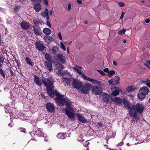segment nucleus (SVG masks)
<instances>
[{
  "instance_id": "1",
  "label": "nucleus",
  "mask_w": 150,
  "mask_h": 150,
  "mask_svg": "<svg viewBox=\"0 0 150 150\" xmlns=\"http://www.w3.org/2000/svg\"><path fill=\"white\" fill-rule=\"evenodd\" d=\"M55 100L57 104L61 106H64L65 103L67 107L65 108L64 110L66 115L71 120L74 119L75 115L72 112L74 110V109L71 106L72 104L70 101L63 97L55 98Z\"/></svg>"
},
{
  "instance_id": "2",
  "label": "nucleus",
  "mask_w": 150,
  "mask_h": 150,
  "mask_svg": "<svg viewBox=\"0 0 150 150\" xmlns=\"http://www.w3.org/2000/svg\"><path fill=\"white\" fill-rule=\"evenodd\" d=\"M54 81L52 78L50 77L44 80L43 84L47 87L46 90L48 95L52 97L55 95L56 98H61L64 97V95H61L57 90L53 91L52 88H54L53 84Z\"/></svg>"
},
{
  "instance_id": "3",
  "label": "nucleus",
  "mask_w": 150,
  "mask_h": 150,
  "mask_svg": "<svg viewBox=\"0 0 150 150\" xmlns=\"http://www.w3.org/2000/svg\"><path fill=\"white\" fill-rule=\"evenodd\" d=\"M144 105L142 103H137L136 105H133L129 110V114L131 117L137 118V113H142L144 109Z\"/></svg>"
},
{
  "instance_id": "4",
  "label": "nucleus",
  "mask_w": 150,
  "mask_h": 150,
  "mask_svg": "<svg viewBox=\"0 0 150 150\" xmlns=\"http://www.w3.org/2000/svg\"><path fill=\"white\" fill-rule=\"evenodd\" d=\"M31 1L34 3L33 6V8L37 12L40 11L41 9V0H31Z\"/></svg>"
},
{
  "instance_id": "5",
  "label": "nucleus",
  "mask_w": 150,
  "mask_h": 150,
  "mask_svg": "<svg viewBox=\"0 0 150 150\" xmlns=\"http://www.w3.org/2000/svg\"><path fill=\"white\" fill-rule=\"evenodd\" d=\"M71 81L72 82V85L73 88L77 89H81L82 86V83L81 82L76 80L74 79L71 78Z\"/></svg>"
},
{
  "instance_id": "6",
  "label": "nucleus",
  "mask_w": 150,
  "mask_h": 150,
  "mask_svg": "<svg viewBox=\"0 0 150 150\" xmlns=\"http://www.w3.org/2000/svg\"><path fill=\"white\" fill-rule=\"evenodd\" d=\"M91 89L92 93L96 95H100L102 92L101 87H98L97 86H92Z\"/></svg>"
},
{
  "instance_id": "7",
  "label": "nucleus",
  "mask_w": 150,
  "mask_h": 150,
  "mask_svg": "<svg viewBox=\"0 0 150 150\" xmlns=\"http://www.w3.org/2000/svg\"><path fill=\"white\" fill-rule=\"evenodd\" d=\"M92 88V86L88 83L85 84L84 86L81 87V92L87 94L89 91Z\"/></svg>"
},
{
  "instance_id": "8",
  "label": "nucleus",
  "mask_w": 150,
  "mask_h": 150,
  "mask_svg": "<svg viewBox=\"0 0 150 150\" xmlns=\"http://www.w3.org/2000/svg\"><path fill=\"white\" fill-rule=\"evenodd\" d=\"M46 107L47 111L50 112L52 113L55 110L54 106L53 104L51 102L47 103L46 105Z\"/></svg>"
},
{
  "instance_id": "9",
  "label": "nucleus",
  "mask_w": 150,
  "mask_h": 150,
  "mask_svg": "<svg viewBox=\"0 0 150 150\" xmlns=\"http://www.w3.org/2000/svg\"><path fill=\"white\" fill-rule=\"evenodd\" d=\"M34 82L39 86H42L44 80L36 75L34 76Z\"/></svg>"
},
{
  "instance_id": "10",
  "label": "nucleus",
  "mask_w": 150,
  "mask_h": 150,
  "mask_svg": "<svg viewBox=\"0 0 150 150\" xmlns=\"http://www.w3.org/2000/svg\"><path fill=\"white\" fill-rule=\"evenodd\" d=\"M115 78L116 79H112L108 81V82L111 85H115L119 83L120 77L117 76H116Z\"/></svg>"
},
{
  "instance_id": "11",
  "label": "nucleus",
  "mask_w": 150,
  "mask_h": 150,
  "mask_svg": "<svg viewBox=\"0 0 150 150\" xmlns=\"http://www.w3.org/2000/svg\"><path fill=\"white\" fill-rule=\"evenodd\" d=\"M35 45L37 49L40 51H43L45 48L44 45L40 41L36 42Z\"/></svg>"
},
{
  "instance_id": "12",
  "label": "nucleus",
  "mask_w": 150,
  "mask_h": 150,
  "mask_svg": "<svg viewBox=\"0 0 150 150\" xmlns=\"http://www.w3.org/2000/svg\"><path fill=\"white\" fill-rule=\"evenodd\" d=\"M54 65L55 69L58 70V72H60L61 71L63 68L62 65L59 62H54Z\"/></svg>"
},
{
  "instance_id": "13",
  "label": "nucleus",
  "mask_w": 150,
  "mask_h": 150,
  "mask_svg": "<svg viewBox=\"0 0 150 150\" xmlns=\"http://www.w3.org/2000/svg\"><path fill=\"white\" fill-rule=\"evenodd\" d=\"M45 66L47 70L50 71H51L52 70V67L51 62H47L45 61Z\"/></svg>"
},
{
  "instance_id": "14",
  "label": "nucleus",
  "mask_w": 150,
  "mask_h": 150,
  "mask_svg": "<svg viewBox=\"0 0 150 150\" xmlns=\"http://www.w3.org/2000/svg\"><path fill=\"white\" fill-rule=\"evenodd\" d=\"M57 60L62 62L63 64L66 63L65 57L62 54H57Z\"/></svg>"
},
{
  "instance_id": "15",
  "label": "nucleus",
  "mask_w": 150,
  "mask_h": 150,
  "mask_svg": "<svg viewBox=\"0 0 150 150\" xmlns=\"http://www.w3.org/2000/svg\"><path fill=\"white\" fill-rule=\"evenodd\" d=\"M76 115L77 117L79 120L82 123H86L87 122V120L85 119L83 116V115L79 113H77Z\"/></svg>"
},
{
  "instance_id": "16",
  "label": "nucleus",
  "mask_w": 150,
  "mask_h": 150,
  "mask_svg": "<svg viewBox=\"0 0 150 150\" xmlns=\"http://www.w3.org/2000/svg\"><path fill=\"white\" fill-rule=\"evenodd\" d=\"M33 29L34 33L36 35H40L42 34V32L40 28L37 26H34Z\"/></svg>"
},
{
  "instance_id": "17",
  "label": "nucleus",
  "mask_w": 150,
  "mask_h": 150,
  "mask_svg": "<svg viewBox=\"0 0 150 150\" xmlns=\"http://www.w3.org/2000/svg\"><path fill=\"white\" fill-rule=\"evenodd\" d=\"M122 103L124 104V108L130 110L131 108V105L129 102L127 100L124 99H123Z\"/></svg>"
},
{
  "instance_id": "18",
  "label": "nucleus",
  "mask_w": 150,
  "mask_h": 150,
  "mask_svg": "<svg viewBox=\"0 0 150 150\" xmlns=\"http://www.w3.org/2000/svg\"><path fill=\"white\" fill-rule=\"evenodd\" d=\"M110 99L114 102H115L117 103L118 104H120L122 103V99L118 97H115L113 98V97H111L110 96Z\"/></svg>"
},
{
  "instance_id": "19",
  "label": "nucleus",
  "mask_w": 150,
  "mask_h": 150,
  "mask_svg": "<svg viewBox=\"0 0 150 150\" xmlns=\"http://www.w3.org/2000/svg\"><path fill=\"white\" fill-rule=\"evenodd\" d=\"M101 97L103 101L104 102H107L109 100V96L105 93H103L102 95L101 96Z\"/></svg>"
},
{
  "instance_id": "20",
  "label": "nucleus",
  "mask_w": 150,
  "mask_h": 150,
  "mask_svg": "<svg viewBox=\"0 0 150 150\" xmlns=\"http://www.w3.org/2000/svg\"><path fill=\"white\" fill-rule=\"evenodd\" d=\"M41 14L43 17H46L47 20H49L48 11L47 8H45L44 11L42 12Z\"/></svg>"
},
{
  "instance_id": "21",
  "label": "nucleus",
  "mask_w": 150,
  "mask_h": 150,
  "mask_svg": "<svg viewBox=\"0 0 150 150\" xmlns=\"http://www.w3.org/2000/svg\"><path fill=\"white\" fill-rule=\"evenodd\" d=\"M140 92L146 95L149 92V90L148 88L146 86H144L141 88Z\"/></svg>"
},
{
  "instance_id": "22",
  "label": "nucleus",
  "mask_w": 150,
  "mask_h": 150,
  "mask_svg": "<svg viewBox=\"0 0 150 150\" xmlns=\"http://www.w3.org/2000/svg\"><path fill=\"white\" fill-rule=\"evenodd\" d=\"M43 39L47 43H50L53 40V38L49 35H45Z\"/></svg>"
},
{
  "instance_id": "23",
  "label": "nucleus",
  "mask_w": 150,
  "mask_h": 150,
  "mask_svg": "<svg viewBox=\"0 0 150 150\" xmlns=\"http://www.w3.org/2000/svg\"><path fill=\"white\" fill-rule=\"evenodd\" d=\"M21 26L22 28L25 30H27L29 28L30 25L28 24L25 22H22L21 23Z\"/></svg>"
},
{
  "instance_id": "24",
  "label": "nucleus",
  "mask_w": 150,
  "mask_h": 150,
  "mask_svg": "<svg viewBox=\"0 0 150 150\" xmlns=\"http://www.w3.org/2000/svg\"><path fill=\"white\" fill-rule=\"evenodd\" d=\"M138 98L140 100H142L145 98V95L144 94L142 93L141 92L138 94Z\"/></svg>"
},
{
  "instance_id": "25",
  "label": "nucleus",
  "mask_w": 150,
  "mask_h": 150,
  "mask_svg": "<svg viewBox=\"0 0 150 150\" xmlns=\"http://www.w3.org/2000/svg\"><path fill=\"white\" fill-rule=\"evenodd\" d=\"M43 32L45 34L47 35H49L51 33V31L50 29L47 28H44Z\"/></svg>"
},
{
  "instance_id": "26",
  "label": "nucleus",
  "mask_w": 150,
  "mask_h": 150,
  "mask_svg": "<svg viewBox=\"0 0 150 150\" xmlns=\"http://www.w3.org/2000/svg\"><path fill=\"white\" fill-rule=\"evenodd\" d=\"M59 50L58 47L57 46H54L52 47V52L53 54L56 55L57 53Z\"/></svg>"
},
{
  "instance_id": "27",
  "label": "nucleus",
  "mask_w": 150,
  "mask_h": 150,
  "mask_svg": "<svg viewBox=\"0 0 150 150\" xmlns=\"http://www.w3.org/2000/svg\"><path fill=\"white\" fill-rule=\"evenodd\" d=\"M120 91H117V90H115L112 91L111 93L110 94V97H113V96H115L119 94V92Z\"/></svg>"
},
{
  "instance_id": "28",
  "label": "nucleus",
  "mask_w": 150,
  "mask_h": 150,
  "mask_svg": "<svg viewBox=\"0 0 150 150\" xmlns=\"http://www.w3.org/2000/svg\"><path fill=\"white\" fill-rule=\"evenodd\" d=\"M25 60L27 64L32 66L34 65L33 62H32L31 59L29 57H26L25 58Z\"/></svg>"
},
{
  "instance_id": "29",
  "label": "nucleus",
  "mask_w": 150,
  "mask_h": 150,
  "mask_svg": "<svg viewBox=\"0 0 150 150\" xmlns=\"http://www.w3.org/2000/svg\"><path fill=\"white\" fill-rule=\"evenodd\" d=\"M65 133H59L57 135V137L60 139H64L66 138Z\"/></svg>"
},
{
  "instance_id": "30",
  "label": "nucleus",
  "mask_w": 150,
  "mask_h": 150,
  "mask_svg": "<svg viewBox=\"0 0 150 150\" xmlns=\"http://www.w3.org/2000/svg\"><path fill=\"white\" fill-rule=\"evenodd\" d=\"M141 82L142 83H144L147 86L150 88V80L149 79H146L145 80H142Z\"/></svg>"
},
{
  "instance_id": "31",
  "label": "nucleus",
  "mask_w": 150,
  "mask_h": 150,
  "mask_svg": "<svg viewBox=\"0 0 150 150\" xmlns=\"http://www.w3.org/2000/svg\"><path fill=\"white\" fill-rule=\"evenodd\" d=\"M73 68L75 72L78 73L80 75H82V76H83V75L84 74L82 73L80 69L75 67H74Z\"/></svg>"
},
{
  "instance_id": "32",
  "label": "nucleus",
  "mask_w": 150,
  "mask_h": 150,
  "mask_svg": "<svg viewBox=\"0 0 150 150\" xmlns=\"http://www.w3.org/2000/svg\"><path fill=\"white\" fill-rule=\"evenodd\" d=\"M45 58L46 60H47V62H50L51 60V57L50 55L47 53H46L45 54Z\"/></svg>"
},
{
  "instance_id": "33",
  "label": "nucleus",
  "mask_w": 150,
  "mask_h": 150,
  "mask_svg": "<svg viewBox=\"0 0 150 150\" xmlns=\"http://www.w3.org/2000/svg\"><path fill=\"white\" fill-rule=\"evenodd\" d=\"M63 79H64L63 81H64L67 85L70 84V82L71 81V78L69 79L68 78L63 77Z\"/></svg>"
},
{
  "instance_id": "34",
  "label": "nucleus",
  "mask_w": 150,
  "mask_h": 150,
  "mask_svg": "<svg viewBox=\"0 0 150 150\" xmlns=\"http://www.w3.org/2000/svg\"><path fill=\"white\" fill-rule=\"evenodd\" d=\"M135 88L133 86H130L127 87V91L128 92H131L134 91Z\"/></svg>"
},
{
  "instance_id": "35",
  "label": "nucleus",
  "mask_w": 150,
  "mask_h": 150,
  "mask_svg": "<svg viewBox=\"0 0 150 150\" xmlns=\"http://www.w3.org/2000/svg\"><path fill=\"white\" fill-rule=\"evenodd\" d=\"M115 71L114 70H112L110 71H109L107 74V75L109 77H111L115 74Z\"/></svg>"
},
{
  "instance_id": "36",
  "label": "nucleus",
  "mask_w": 150,
  "mask_h": 150,
  "mask_svg": "<svg viewBox=\"0 0 150 150\" xmlns=\"http://www.w3.org/2000/svg\"><path fill=\"white\" fill-rule=\"evenodd\" d=\"M82 77L84 79H86V80L88 81H89L90 82H91L93 79H91V78H90L86 76L84 74H83Z\"/></svg>"
},
{
  "instance_id": "37",
  "label": "nucleus",
  "mask_w": 150,
  "mask_h": 150,
  "mask_svg": "<svg viewBox=\"0 0 150 150\" xmlns=\"http://www.w3.org/2000/svg\"><path fill=\"white\" fill-rule=\"evenodd\" d=\"M6 74V73L4 72L3 70L0 68V74H1L4 78H5Z\"/></svg>"
},
{
  "instance_id": "38",
  "label": "nucleus",
  "mask_w": 150,
  "mask_h": 150,
  "mask_svg": "<svg viewBox=\"0 0 150 150\" xmlns=\"http://www.w3.org/2000/svg\"><path fill=\"white\" fill-rule=\"evenodd\" d=\"M36 133L37 135H38L40 136H41V137H43L44 136V135H43L44 134L43 133H42L41 132V131H36Z\"/></svg>"
},
{
  "instance_id": "39",
  "label": "nucleus",
  "mask_w": 150,
  "mask_h": 150,
  "mask_svg": "<svg viewBox=\"0 0 150 150\" xmlns=\"http://www.w3.org/2000/svg\"><path fill=\"white\" fill-rule=\"evenodd\" d=\"M92 82L93 83L96 84L98 85H100L101 83V82L100 81L94 79H93Z\"/></svg>"
},
{
  "instance_id": "40",
  "label": "nucleus",
  "mask_w": 150,
  "mask_h": 150,
  "mask_svg": "<svg viewBox=\"0 0 150 150\" xmlns=\"http://www.w3.org/2000/svg\"><path fill=\"white\" fill-rule=\"evenodd\" d=\"M125 29H121L118 32V33L120 34H123L125 33Z\"/></svg>"
},
{
  "instance_id": "41",
  "label": "nucleus",
  "mask_w": 150,
  "mask_h": 150,
  "mask_svg": "<svg viewBox=\"0 0 150 150\" xmlns=\"http://www.w3.org/2000/svg\"><path fill=\"white\" fill-rule=\"evenodd\" d=\"M20 8L19 6H16L14 8V12H17V11L19 10Z\"/></svg>"
},
{
  "instance_id": "42",
  "label": "nucleus",
  "mask_w": 150,
  "mask_h": 150,
  "mask_svg": "<svg viewBox=\"0 0 150 150\" xmlns=\"http://www.w3.org/2000/svg\"><path fill=\"white\" fill-rule=\"evenodd\" d=\"M33 22L36 25L41 23L39 21H38L37 20L35 19H33Z\"/></svg>"
},
{
  "instance_id": "43",
  "label": "nucleus",
  "mask_w": 150,
  "mask_h": 150,
  "mask_svg": "<svg viewBox=\"0 0 150 150\" xmlns=\"http://www.w3.org/2000/svg\"><path fill=\"white\" fill-rule=\"evenodd\" d=\"M97 71L102 75L105 76L106 75V74L104 73L103 71L101 70H98Z\"/></svg>"
},
{
  "instance_id": "44",
  "label": "nucleus",
  "mask_w": 150,
  "mask_h": 150,
  "mask_svg": "<svg viewBox=\"0 0 150 150\" xmlns=\"http://www.w3.org/2000/svg\"><path fill=\"white\" fill-rule=\"evenodd\" d=\"M60 45L62 49L64 51H65L66 50V47L63 44L62 42H61Z\"/></svg>"
},
{
  "instance_id": "45",
  "label": "nucleus",
  "mask_w": 150,
  "mask_h": 150,
  "mask_svg": "<svg viewBox=\"0 0 150 150\" xmlns=\"http://www.w3.org/2000/svg\"><path fill=\"white\" fill-rule=\"evenodd\" d=\"M89 143L87 141H86L83 144V146L86 147H87L89 144Z\"/></svg>"
},
{
  "instance_id": "46",
  "label": "nucleus",
  "mask_w": 150,
  "mask_h": 150,
  "mask_svg": "<svg viewBox=\"0 0 150 150\" xmlns=\"http://www.w3.org/2000/svg\"><path fill=\"white\" fill-rule=\"evenodd\" d=\"M71 8V3H69L68 5L67 10L69 11Z\"/></svg>"
},
{
  "instance_id": "47",
  "label": "nucleus",
  "mask_w": 150,
  "mask_h": 150,
  "mask_svg": "<svg viewBox=\"0 0 150 150\" xmlns=\"http://www.w3.org/2000/svg\"><path fill=\"white\" fill-rule=\"evenodd\" d=\"M47 25L50 28H51V25L49 22L48 20H47Z\"/></svg>"
},
{
  "instance_id": "48",
  "label": "nucleus",
  "mask_w": 150,
  "mask_h": 150,
  "mask_svg": "<svg viewBox=\"0 0 150 150\" xmlns=\"http://www.w3.org/2000/svg\"><path fill=\"white\" fill-rule=\"evenodd\" d=\"M118 4H119V5L120 6H121V7H123L124 6V4L122 2H119L118 3Z\"/></svg>"
},
{
  "instance_id": "49",
  "label": "nucleus",
  "mask_w": 150,
  "mask_h": 150,
  "mask_svg": "<svg viewBox=\"0 0 150 150\" xmlns=\"http://www.w3.org/2000/svg\"><path fill=\"white\" fill-rule=\"evenodd\" d=\"M109 70L108 68H106L103 69V71L104 72L108 73L109 71Z\"/></svg>"
},
{
  "instance_id": "50",
  "label": "nucleus",
  "mask_w": 150,
  "mask_h": 150,
  "mask_svg": "<svg viewBox=\"0 0 150 150\" xmlns=\"http://www.w3.org/2000/svg\"><path fill=\"white\" fill-rule=\"evenodd\" d=\"M124 14H125V13H124V12L123 11L122 12L121 15L120 17V19H121L123 18V17L124 16Z\"/></svg>"
},
{
  "instance_id": "51",
  "label": "nucleus",
  "mask_w": 150,
  "mask_h": 150,
  "mask_svg": "<svg viewBox=\"0 0 150 150\" xmlns=\"http://www.w3.org/2000/svg\"><path fill=\"white\" fill-rule=\"evenodd\" d=\"M0 62L2 63L4 62V59L1 57H0Z\"/></svg>"
},
{
  "instance_id": "52",
  "label": "nucleus",
  "mask_w": 150,
  "mask_h": 150,
  "mask_svg": "<svg viewBox=\"0 0 150 150\" xmlns=\"http://www.w3.org/2000/svg\"><path fill=\"white\" fill-rule=\"evenodd\" d=\"M58 36L59 38V39L61 40H62V37L61 34L60 33H59L58 34Z\"/></svg>"
},
{
  "instance_id": "53",
  "label": "nucleus",
  "mask_w": 150,
  "mask_h": 150,
  "mask_svg": "<svg viewBox=\"0 0 150 150\" xmlns=\"http://www.w3.org/2000/svg\"><path fill=\"white\" fill-rule=\"evenodd\" d=\"M20 129L21 132L25 133V129L24 128H20Z\"/></svg>"
},
{
  "instance_id": "54",
  "label": "nucleus",
  "mask_w": 150,
  "mask_h": 150,
  "mask_svg": "<svg viewBox=\"0 0 150 150\" xmlns=\"http://www.w3.org/2000/svg\"><path fill=\"white\" fill-rule=\"evenodd\" d=\"M77 2L79 4H82V1L81 0H77Z\"/></svg>"
},
{
  "instance_id": "55",
  "label": "nucleus",
  "mask_w": 150,
  "mask_h": 150,
  "mask_svg": "<svg viewBox=\"0 0 150 150\" xmlns=\"http://www.w3.org/2000/svg\"><path fill=\"white\" fill-rule=\"evenodd\" d=\"M10 73L11 74V75H13L14 74V73L13 72V71H12V70L11 69H10Z\"/></svg>"
},
{
  "instance_id": "56",
  "label": "nucleus",
  "mask_w": 150,
  "mask_h": 150,
  "mask_svg": "<svg viewBox=\"0 0 150 150\" xmlns=\"http://www.w3.org/2000/svg\"><path fill=\"white\" fill-rule=\"evenodd\" d=\"M145 21L146 23H148L150 21V20L149 19H147L145 20Z\"/></svg>"
},
{
  "instance_id": "57",
  "label": "nucleus",
  "mask_w": 150,
  "mask_h": 150,
  "mask_svg": "<svg viewBox=\"0 0 150 150\" xmlns=\"http://www.w3.org/2000/svg\"><path fill=\"white\" fill-rule=\"evenodd\" d=\"M44 3L45 4L48 5V2L47 0H44Z\"/></svg>"
},
{
  "instance_id": "58",
  "label": "nucleus",
  "mask_w": 150,
  "mask_h": 150,
  "mask_svg": "<svg viewBox=\"0 0 150 150\" xmlns=\"http://www.w3.org/2000/svg\"><path fill=\"white\" fill-rule=\"evenodd\" d=\"M114 88L115 90H117V91H122L118 87H116V86H114Z\"/></svg>"
},
{
  "instance_id": "59",
  "label": "nucleus",
  "mask_w": 150,
  "mask_h": 150,
  "mask_svg": "<svg viewBox=\"0 0 150 150\" xmlns=\"http://www.w3.org/2000/svg\"><path fill=\"white\" fill-rule=\"evenodd\" d=\"M113 64L114 65H115V66H116L117 65V63L115 61H113Z\"/></svg>"
},
{
  "instance_id": "60",
  "label": "nucleus",
  "mask_w": 150,
  "mask_h": 150,
  "mask_svg": "<svg viewBox=\"0 0 150 150\" xmlns=\"http://www.w3.org/2000/svg\"><path fill=\"white\" fill-rule=\"evenodd\" d=\"M146 63L150 65V60H147L146 61Z\"/></svg>"
},
{
  "instance_id": "61",
  "label": "nucleus",
  "mask_w": 150,
  "mask_h": 150,
  "mask_svg": "<svg viewBox=\"0 0 150 150\" xmlns=\"http://www.w3.org/2000/svg\"><path fill=\"white\" fill-rule=\"evenodd\" d=\"M98 125H99V126H100L101 127V126H103V124L102 123H101L98 122Z\"/></svg>"
},
{
  "instance_id": "62",
  "label": "nucleus",
  "mask_w": 150,
  "mask_h": 150,
  "mask_svg": "<svg viewBox=\"0 0 150 150\" xmlns=\"http://www.w3.org/2000/svg\"><path fill=\"white\" fill-rule=\"evenodd\" d=\"M123 144V143L122 142H121L120 143L118 144V145H119L120 146H122Z\"/></svg>"
},
{
  "instance_id": "63",
  "label": "nucleus",
  "mask_w": 150,
  "mask_h": 150,
  "mask_svg": "<svg viewBox=\"0 0 150 150\" xmlns=\"http://www.w3.org/2000/svg\"><path fill=\"white\" fill-rule=\"evenodd\" d=\"M84 23L85 24H88V22L87 21H85Z\"/></svg>"
},
{
  "instance_id": "64",
  "label": "nucleus",
  "mask_w": 150,
  "mask_h": 150,
  "mask_svg": "<svg viewBox=\"0 0 150 150\" xmlns=\"http://www.w3.org/2000/svg\"><path fill=\"white\" fill-rule=\"evenodd\" d=\"M127 41L126 40H123V42L124 43H126Z\"/></svg>"
}]
</instances>
